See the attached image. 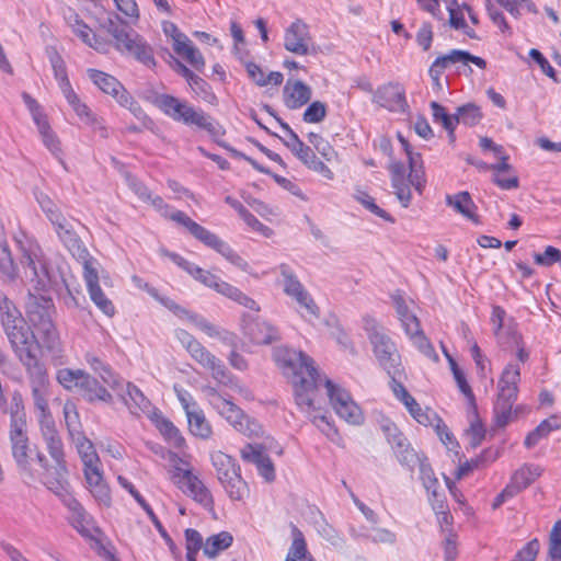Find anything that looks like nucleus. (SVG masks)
<instances>
[{
  "label": "nucleus",
  "mask_w": 561,
  "mask_h": 561,
  "mask_svg": "<svg viewBox=\"0 0 561 561\" xmlns=\"http://www.w3.org/2000/svg\"><path fill=\"white\" fill-rule=\"evenodd\" d=\"M293 541L285 561H307L309 558L304 534L296 527H291Z\"/></svg>",
  "instance_id": "a18cd8bd"
},
{
  "label": "nucleus",
  "mask_w": 561,
  "mask_h": 561,
  "mask_svg": "<svg viewBox=\"0 0 561 561\" xmlns=\"http://www.w3.org/2000/svg\"><path fill=\"white\" fill-rule=\"evenodd\" d=\"M232 541L233 537L228 531H221L213 535L208 537L204 543V553L209 558H214L220 551L229 548L232 545Z\"/></svg>",
  "instance_id": "09e8293b"
},
{
  "label": "nucleus",
  "mask_w": 561,
  "mask_h": 561,
  "mask_svg": "<svg viewBox=\"0 0 561 561\" xmlns=\"http://www.w3.org/2000/svg\"><path fill=\"white\" fill-rule=\"evenodd\" d=\"M323 381L330 404L335 413L350 424H360L364 421L362 410L353 400L350 392L328 378Z\"/></svg>",
  "instance_id": "a211bd4d"
},
{
  "label": "nucleus",
  "mask_w": 561,
  "mask_h": 561,
  "mask_svg": "<svg viewBox=\"0 0 561 561\" xmlns=\"http://www.w3.org/2000/svg\"><path fill=\"white\" fill-rule=\"evenodd\" d=\"M68 24L72 32L88 46L94 48L98 51H105L106 43L95 36L93 31L81 21L78 15L70 16Z\"/></svg>",
  "instance_id": "e433bc0d"
},
{
  "label": "nucleus",
  "mask_w": 561,
  "mask_h": 561,
  "mask_svg": "<svg viewBox=\"0 0 561 561\" xmlns=\"http://www.w3.org/2000/svg\"><path fill=\"white\" fill-rule=\"evenodd\" d=\"M14 242L19 251L18 265L14 264L8 241L0 229V273L3 276L13 280L20 273L21 279L36 291H45L56 283L57 274L36 239L20 231L14 236Z\"/></svg>",
  "instance_id": "f257e3e1"
},
{
  "label": "nucleus",
  "mask_w": 561,
  "mask_h": 561,
  "mask_svg": "<svg viewBox=\"0 0 561 561\" xmlns=\"http://www.w3.org/2000/svg\"><path fill=\"white\" fill-rule=\"evenodd\" d=\"M87 371L82 369L61 368L56 374L57 381L69 391H77Z\"/></svg>",
  "instance_id": "3c124183"
},
{
  "label": "nucleus",
  "mask_w": 561,
  "mask_h": 561,
  "mask_svg": "<svg viewBox=\"0 0 561 561\" xmlns=\"http://www.w3.org/2000/svg\"><path fill=\"white\" fill-rule=\"evenodd\" d=\"M54 305L43 295L30 294L26 312L31 325L41 336L45 347L53 350L57 343V331L51 320Z\"/></svg>",
  "instance_id": "ddd939ff"
},
{
  "label": "nucleus",
  "mask_w": 561,
  "mask_h": 561,
  "mask_svg": "<svg viewBox=\"0 0 561 561\" xmlns=\"http://www.w3.org/2000/svg\"><path fill=\"white\" fill-rule=\"evenodd\" d=\"M218 294L238 302L239 305L249 308L251 310H259L257 304L247 296L243 291H241L239 288L232 286L231 284L221 280L219 284V288L217 290Z\"/></svg>",
  "instance_id": "de8ad7c7"
},
{
  "label": "nucleus",
  "mask_w": 561,
  "mask_h": 561,
  "mask_svg": "<svg viewBox=\"0 0 561 561\" xmlns=\"http://www.w3.org/2000/svg\"><path fill=\"white\" fill-rule=\"evenodd\" d=\"M70 512V524L84 537H92L93 531L96 530L95 524L91 515L83 508V506L75 499L67 497L64 504Z\"/></svg>",
  "instance_id": "c756f323"
},
{
  "label": "nucleus",
  "mask_w": 561,
  "mask_h": 561,
  "mask_svg": "<svg viewBox=\"0 0 561 561\" xmlns=\"http://www.w3.org/2000/svg\"><path fill=\"white\" fill-rule=\"evenodd\" d=\"M434 122L442 123L443 127L448 131L449 140H455V128L457 126V118L455 115H449L445 107L439 103L433 101L430 104Z\"/></svg>",
  "instance_id": "8fccbe9b"
},
{
  "label": "nucleus",
  "mask_w": 561,
  "mask_h": 561,
  "mask_svg": "<svg viewBox=\"0 0 561 561\" xmlns=\"http://www.w3.org/2000/svg\"><path fill=\"white\" fill-rule=\"evenodd\" d=\"M49 60L53 67L54 77L58 82L62 95L68 91L73 90L68 79L64 59L57 53H54L49 56Z\"/></svg>",
  "instance_id": "603ef678"
},
{
  "label": "nucleus",
  "mask_w": 561,
  "mask_h": 561,
  "mask_svg": "<svg viewBox=\"0 0 561 561\" xmlns=\"http://www.w3.org/2000/svg\"><path fill=\"white\" fill-rule=\"evenodd\" d=\"M22 99L25 106L30 111L34 124L37 127V131L43 145L51 153V156L58 160L64 169L67 170L61 141L58 135L51 128L47 115L44 113L42 106L33 96L26 92L22 93Z\"/></svg>",
  "instance_id": "dca6fc26"
},
{
  "label": "nucleus",
  "mask_w": 561,
  "mask_h": 561,
  "mask_svg": "<svg viewBox=\"0 0 561 561\" xmlns=\"http://www.w3.org/2000/svg\"><path fill=\"white\" fill-rule=\"evenodd\" d=\"M242 331L244 336L256 345L271 344L279 339L278 329L259 317L244 316Z\"/></svg>",
  "instance_id": "5701e85b"
},
{
  "label": "nucleus",
  "mask_w": 561,
  "mask_h": 561,
  "mask_svg": "<svg viewBox=\"0 0 561 561\" xmlns=\"http://www.w3.org/2000/svg\"><path fill=\"white\" fill-rule=\"evenodd\" d=\"M542 473L543 468L541 466L524 463L512 473L508 484L518 494L531 485Z\"/></svg>",
  "instance_id": "473e14b6"
},
{
  "label": "nucleus",
  "mask_w": 561,
  "mask_h": 561,
  "mask_svg": "<svg viewBox=\"0 0 561 561\" xmlns=\"http://www.w3.org/2000/svg\"><path fill=\"white\" fill-rule=\"evenodd\" d=\"M24 368L30 379L32 399L42 436L46 443L49 455L58 465V474L60 476V471H66L64 460L65 454L61 438L48 407L50 383L47 370L42 362L24 366Z\"/></svg>",
  "instance_id": "7ed1b4c3"
},
{
  "label": "nucleus",
  "mask_w": 561,
  "mask_h": 561,
  "mask_svg": "<svg viewBox=\"0 0 561 561\" xmlns=\"http://www.w3.org/2000/svg\"><path fill=\"white\" fill-rule=\"evenodd\" d=\"M327 115L325 104L320 101L312 102L304 113L306 123H320Z\"/></svg>",
  "instance_id": "338daca9"
},
{
  "label": "nucleus",
  "mask_w": 561,
  "mask_h": 561,
  "mask_svg": "<svg viewBox=\"0 0 561 561\" xmlns=\"http://www.w3.org/2000/svg\"><path fill=\"white\" fill-rule=\"evenodd\" d=\"M176 486L204 508L214 510V497L206 484L190 469L178 468L173 474Z\"/></svg>",
  "instance_id": "6ab92c4d"
},
{
  "label": "nucleus",
  "mask_w": 561,
  "mask_h": 561,
  "mask_svg": "<svg viewBox=\"0 0 561 561\" xmlns=\"http://www.w3.org/2000/svg\"><path fill=\"white\" fill-rule=\"evenodd\" d=\"M398 138L405 151L410 172L407 176L405 167L400 161H392L389 165V172L391 186L397 198L403 207H408L412 199L411 186L421 194L425 187L426 180L421 154L411 149L410 144L402 135L399 134Z\"/></svg>",
  "instance_id": "39448f33"
},
{
  "label": "nucleus",
  "mask_w": 561,
  "mask_h": 561,
  "mask_svg": "<svg viewBox=\"0 0 561 561\" xmlns=\"http://www.w3.org/2000/svg\"><path fill=\"white\" fill-rule=\"evenodd\" d=\"M0 410L10 415L9 426L27 424L24 400L20 391H13L10 396L9 403L5 401V408Z\"/></svg>",
  "instance_id": "58836bf2"
},
{
  "label": "nucleus",
  "mask_w": 561,
  "mask_h": 561,
  "mask_svg": "<svg viewBox=\"0 0 561 561\" xmlns=\"http://www.w3.org/2000/svg\"><path fill=\"white\" fill-rule=\"evenodd\" d=\"M9 440L15 462L21 469L26 470L31 451L27 424L9 426Z\"/></svg>",
  "instance_id": "a878e982"
},
{
  "label": "nucleus",
  "mask_w": 561,
  "mask_h": 561,
  "mask_svg": "<svg viewBox=\"0 0 561 561\" xmlns=\"http://www.w3.org/2000/svg\"><path fill=\"white\" fill-rule=\"evenodd\" d=\"M308 140L327 161H332L336 157L334 148L319 134L310 133Z\"/></svg>",
  "instance_id": "e2e57ef3"
},
{
  "label": "nucleus",
  "mask_w": 561,
  "mask_h": 561,
  "mask_svg": "<svg viewBox=\"0 0 561 561\" xmlns=\"http://www.w3.org/2000/svg\"><path fill=\"white\" fill-rule=\"evenodd\" d=\"M520 381V368L517 364L508 363L497 381V397L494 403V422L496 426H506L514 416L517 415L519 408L513 411V405L518 396V383Z\"/></svg>",
  "instance_id": "1a4fd4ad"
},
{
  "label": "nucleus",
  "mask_w": 561,
  "mask_h": 561,
  "mask_svg": "<svg viewBox=\"0 0 561 561\" xmlns=\"http://www.w3.org/2000/svg\"><path fill=\"white\" fill-rule=\"evenodd\" d=\"M193 93L202 99L204 102L215 104L217 101L216 95L211 91L210 85L199 76L195 75L191 81L187 82Z\"/></svg>",
  "instance_id": "13d9d810"
},
{
  "label": "nucleus",
  "mask_w": 561,
  "mask_h": 561,
  "mask_svg": "<svg viewBox=\"0 0 561 561\" xmlns=\"http://www.w3.org/2000/svg\"><path fill=\"white\" fill-rule=\"evenodd\" d=\"M54 228L55 233L64 247L70 252V254L82 265L84 268L88 264L93 265L98 262L95 257L90 255L84 243L75 231L72 225L66 218Z\"/></svg>",
  "instance_id": "412c9836"
},
{
  "label": "nucleus",
  "mask_w": 561,
  "mask_h": 561,
  "mask_svg": "<svg viewBox=\"0 0 561 561\" xmlns=\"http://www.w3.org/2000/svg\"><path fill=\"white\" fill-rule=\"evenodd\" d=\"M151 103L165 116L174 122L187 126H195L215 136L219 134V126L202 108L194 107L187 101L168 93H153Z\"/></svg>",
  "instance_id": "0eeeda50"
},
{
  "label": "nucleus",
  "mask_w": 561,
  "mask_h": 561,
  "mask_svg": "<svg viewBox=\"0 0 561 561\" xmlns=\"http://www.w3.org/2000/svg\"><path fill=\"white\" fill-rule=\"evenodd\" d=\"M165 255L179 267L184 270L187 274H190L194 279L202 283L206 287H209L214 290H218L219 284L221 283V278L217 275L210 273L209 271L203 270L196 264L187 261L183 256L173 252H165Z\"/></svg>",
  "instance_id": "c85d7f7f"
},
{
  "label": "nucleus",
  "mask_w": 561,
  "mask_h": 561,
  "mask_svg": "<svg viewBox=\"0 0 561 561\" xmlns=\"http://www.w3.org/2000/svg\"><path fill=\"white\" fill-rule=\"evenodd\" d=\"M83 463L85 481L93 496L105 505L111 502L110 489L104 480L101 461L91 440L83 434L72 437Z\"/></svg>",
  "instance_id": "9d476101"
},
{
  "label": "nucleus",
  "mask_w": 561,
  "mask_h": 561,
  "mask_svg": "<svg viewBox=\"0 0 561 561\" xmlns=\"http://www.w3.org/2000/svg\"><path fill=\"white\" fill-rule=\"evenodd\" d=\"M24 319L21 311L14 305L12 300H10L7 296H0V323L1 327L9 325L14 322L21 323V320Z\"/></svg>",
  "instance_id": "864d4df0"
},
{
  "label": "nucleus",
  "mask_w": 561,
  "mask_h": 561,
  "mask_svg": "<svg viewBox=\"0 0 561 561\" xmlns=\"http://www.w3.org/2000/svg\"><path fill=\"white\" fill-rule=\"evenodd\" d=\"M283 99L286 107L300 108L310 101L311 89L300 80L288 79L283 89Z\"/></svg>",
  "instance_id": "7c9ffc66"
},
{
  "label": "nucleus",
  "mask_w": 561,
  "mask_h": 561,
  "mask_svg": "<svg viewBox=\"0 0 561 561\" xmlns=\"http://www.w3.org/2000/svg\"><path fill=\"white\" fill-rule=\"evenodd\" d=\"M90 80L104 93L116 94L122 89V83L113 76L101 70L89 69Z\"/></svg>",
  "instance_id": "c03bdc74"
},
{
  "label": "nucleus",
  "mask_w": 561,
  "mask_h": 561,
  "mask_svg": "<svg viewBox=\"0 0 561 561\" xmlns=\"http://www.w3.org/2000/svg\"><path fill=\"white\" fill-rule=\"evenodd\" d=\"M455 117L457 118V124L462 123L468 126H473L479 123L482 113L479 106L468 103L457 108Z\"/></svg>",
  "instance_id": "bf43d9fd"
},
{
  "label": "nucleus",
  "mask_w": 561,
  "mask_h": 561,
  "mask_svg": "<svg viewBox=\"0 0 561 561\" xmlns=\"http://www.w3.org/2000/svg\"><path fill=\"white\" fill-rule=\"evenodd\" d=\"M373 103L390 112H403L407 107L405 90L399 82H388L375 90Z\"/></svg>",
  "instance_id": "393cba45"
},
{
  "label": "nucleus",
  "mask_w": 561,
  "mask_h": 561,
  "mask_svg": "<svg viewBox=\"0 0 561 561\" xmlns=\"http://www.w3.org/2000/svg\"><path fill=\"white\" fill-rule=\"evenodd\" d=\"M186 419L188 423V430L192 435L202 439H208L211 436V425L207 421L201 408H197L196 410L188 412L186 414Z\"/></svg>",
  "instance_id": "ea45409f"
},
{
  "label": "nucleus",
  "mask_w": 561,
  "mask_h": 561,
  "mask_svg": "<svg viewBox=\"0 0 561 561\" xmlns=\"http://www.w3.org/2000/svg\"><path fill=\"white\" fill-rule=\"evenodd\" d=\"M157 427L165 439L173 444L174 447L180 448L185 444V439L179 428L168 419L162 417L158 420Z\"/></svg>",
  "instance_id": "4d7b16f0"
},
{
  "label": "nucleus",
  "mask_w": 561,
  "mask_h": 561,
  "mask_svg": "<svg viewBox=\"0 0 561 561\" xmlns=\"http://www.w3.org/2000/svg\"><path fill=\"white\" fill-rule=\"evenodd\" d=\"M284 47L286 50L306 56L316 51L314 43L310 34L309 25L302 20L294 21L284 33Z\"/></svg>",
  "instance_id": "4be33fe9"
},
{
  "label": "nucleus",
  "mask_w": 561,
  "mask_h": 561,
  "mask_svg": "<svg viewBox=\"0 0 561 561\" xmlns=\"http://www.w3.org/2000/svg\"><path fill=\"white\" fill-rule=\"evenodd\" d=\"M64 416H65V423L68 428L69 435L72 437H76L82 433V425L80 422L79 413L77 410V407L71 401H66L64 404Z\"/></svg>",
  "instance_id": "6e6d98bb"
},
{
  "label": "nucleus",
  "mask_w": 561,
  "mask_h": 561,
  "mask_svg": "<svg viewBox=\"0 0 561 561\" xmlns=\"http://www.w3.org/2000/svg\"><path fill=\"white\" fill-rule=\"evenodd\" d=\"M64 96L82 123L99 133L101 137H107V128L103 124V121L96 117L85 103L81 102L73 90L68 91Z\"/></svg>",
  "instance_id": "cd10ccee"
},
{
  "label": "nucleus",
  "mask_w": 561,
  "mask_h": 561,
  "mask_svg": "<svg viewBox=\"0 0 561 561\" xmlns=\"http://www.w3.org/2000/svg\"><path fill=\"white\" fill-rule=\"evenodd\" d=\"M538 539L528 541L515 556L512 561H535L539 552Z\"/></svg>",
  "instance_id": "774afa93"
},
{
  "label": "nucleus",
  "mask_w": 561,
  "mask_h": 561,
  "mask_svg": "<svg viewBox=\"0 0 561 561\" xmlns=\"http://www.w3.org/2000/svg\"><path fill=\"white\" fill-rule=\"evenodd\" d=\"M99 261L93 265H87L83 268V279L87 285L88 294L94 305L107 317H113L115 307L113 302L106 297L99 284Z\"/></svg>",
  "instance_id": "b1692460"
},
{
  "label": "nucleus",
  "mask_w": 561,
  "mask_h": 561,
  "mask_svg": "<svg viewBox=\"0 0 561 561\" xmlns=\"http://www.w3.org/2000/svg\"><path fill=\"white\" fill-rule=\"evenodd\" d=\"M183 321L193 324L196 329L203 331L210 337H218L222 341H231L233 335L225 330H221L207 321L204 317L194 313L185 308H181L178 316Z\"/></svg>",
  "instance_id": "2f4dec72"
},
{
  "label": "nucleus",
  "mask_w": 561,
  "mask_h": 561,
  "mask_svg": "<svg viewBox=\"0 0 561 561\" xmlns=\"http://www.w3.org/2000/svg\"><path fill=\"white\" fill-rule=\"evenodd\" d=\"M115 39V47L122 54L133 56L146 67L156 65L151 46L134 30L114 27L111 31Z\"/></svg>",
  "instance_id": "f3484780"
},
{
  "label": "nucleus",
  "mask_w": 561,
  "mask_h": 561,
  "mask_svg": "<svg viewBox=\"0 0 561 561\" xmlns=\"http://www.w3.org/2000/svg\"><path fill=\"white\" fill-rule=\"evenodd\" d=\"M382 430L400 463L411 466L417 457L407 437L391 422L382 425Z\"/></svg>",
  "instance_id": "bb28decb"
},
{
  "label": "nucleus",
  "mask_w": 561,
  "mask_h": 561,
  "mask_svg": "<svg viewBox=\"0 0 561 561\" xmlns=\"http://www.w3.org/2000/svg\"><path fill=\"white\" fill-rule=\"evenodd\" d=\"M363 329L373 346V352L379 366L390 377V382L400 381L404 376L401 355L386 329L370 316L363 318Z\"/></svg>",
  "instance_id": "423d86ee"
},
{
  "label": "nucleus",
  "mask_w": 561,
  "mask_h": 561,
  "mask_svg": "<svg viewBox=\"0 0 561 561\" xmlns=\"http://www.w3.org/2000/svg\"><path fill=\"white\" fill-rule=\"evenodd\" d=\"M122 400L134 415L148 414L151 403L142 391L131 382H125V392L121 393Z\"/></svg>",
  "instance_id": "72a5a7b5"
},
{
  "label": "nucleus",
  "mask_w": 561,
  "mask_h": 561,
  "mask_svg": "<svg viewBox=\"0 0 561 561\" xmlns=\"http://www.w3.org/2000/svg\"><path fill=\"white\" fill-rule=\"evenodd\" d=\"M10 346L23 366L38 363L41 344L25 319L2 328Z\"/></svg>",
  "instance_id": "f8f14e48"
},
{
  "label": "nucleus",
  "mask_w": 561,
  "mask_h": 561,
  "mask_svg": "<svg viewBox=\"0 0 561 561\" xmlns=\"http://www.w3.org/2000/svg\"><path fill=\"white\" fill-rule=\"evenodd\" d=\"M458 64L457 49H453L448 54L439 56L433 61L428 69V75L442 77L449 66Z\"/></svg>",
  "instance_id": "680f3d73"
},
{
  "label": "nucleus",
  "mask_w": 561,
  "mask_h": 561,
  "mask_svg": "<svg viewBox=\"0 0 561 561\" xmlns=\"http://www.w3.org/2000/svg\"><path fill=\"white\" fill-rule=\"evenodd\" d=\"M274 359L283 374L294 386L295 400L298 408L309 417L316 413L314 391L322 378L314 367L313 359L301 351L285 346L274 350Z\"/></svg>",
  "instance_id": "f03ea898"
},
{
  "label": "nucleus",
  "mask_w": 561,
  "mask_h": 561,
  "mask_svg": "<svg viewBox=\"0 0 561 561\" xmlns=\"http://www.w3.org/2000/svg\"><path fill=\"white\" fill-rule=\"evenodd\" d=\"M210 460L218 482L228 497L231 501H243L249 494V486L236 460L221 450L211 451Z\"/></svg>",
  "instance_id": "9b49d317"
},
{
  "label": "nucleus",
  "mask_w": 561,
  "mask_h": 561,
  "mask_svg": "<svg viewBox=\"0 0 561 561\" xmlns=\"http://www.w3.org/2000/svg\"><path fill=\"white\" fill-rule=\"evenodd\" d=\"M35 198L53 227L66 219L59 207L47 194L37 192L35 193Z\"/></svg>",
  "instance_id": "49530a36"
},
{
  "label": "nucleus",
  "mask_w": 561,
  "mask_h": 561,
  "mask_svg": "<svg viewBox=\"0 0 561 561\" xmlns=\"http://www.w3.org/2000/svg\"><path fill=\"white\" fill-rule=\"evenodd\" d=\"M355 199L358 203H360L371 214L385 219L386 221L393 222V218L386 210L380 208L375 203V199L368 193H366L364 191H357L355 194Z\"/></svg>",
  "instance_id": "052dcab7"
},
{
  "label": "nucleus",
  "mask_w": 561,
  "mask_h": 561,
  "mask_svg": "<svg viewBox=\"0 0 561 561\" xmlns=\"http://www.w3.org/2000/svg\"><path fill=\"white\" fill-rule=\"evenodd\" d=\"M175 337L182 346L188 352L191 357L207 369L213 378L222 385H231V388L244 393L249 398V391L240 386L232 375L228 371L225 364L206 350L191 333L183 329L175 330Z\"/></svg>",
  "instance_id": "6e6552de"
},
{
  "label": "nucleus",
  "mask_w": 561,
  "mask_h": 561,
  "mask_svg": "<svg viewBox=\"0 0 561 561\" xmlns=\"http://www.w3.org/2000/svg\"><path fill=\"white\" fill-rule=\"evenodd\" d=\"M44 483L48 490L61 499L64 504L67 502V497H73L69 491V483L62 477L57 479H50L47 477L45 478Z\"/></svg>",
  "instance_id": "69168bd1"
},
{
  "label": "nucleus",
  "mask_w": 561,
  "mask_h": 561,
  "mask_svg": "<svg viewBox=\"0 0 561 561\" xmlns=\"http://www.w3.org/2000/svg\"><path fill=\"white\" fill-rule=\"evenodd\" d=\"M88 402H112V394L94 377L85 374L77 390Z\"/></svg>",
  "instance_id": "f704fd0d"
},
{
  "label": "nucleus",
  "mask_w": 561,
  "mask_h": 561,
  "mask_svg": "<svg viewBox=\"0 0 561 561\" xmlns=\"http://www.w3.org/2000/svg\"><path fill=\"white\" fill-rule=\"evenodd\" d=\"M391 299L401 325L412 344L426 357L438 360L434 346L425 336L419 319L410 311L404 298L400 294H393Z\"/></svg>",
  "instance_id": "2eb2a0df"
},
{
  "label": "nucleus",
  "mask_w": 561,
  "mask_h": 561,
  "mask_svg": "<svg viewBox=\"0 0 561 561\" xmlns=\"http://www.w3.org/2000/svg\"><path fill=\"white\" fill-rule=\"evenodd\" d=\"M446 204L468 220L474 224L480 222L477 215V206L468 192L463 191L454 195H447Z\"/></svg>",
  "instance_id": "c9c22d12"
},
{
  "label": "nucleus",
  "mask_w": 561,
  "mask_h": 561,
  "mask_svg": "<svg viewBox=\"0 0 561 561\" xmlns=\"http://www.w3.org/2000/svg\"><path fill=\"white\" fill-rule=\"evenodd\" d=\"M85 362L94 373L100 375L105 383H107L114 390L118 389L123 381L116 378L111 367L105 364L99 356L88 353L85 355Z\"/></svg>",
  "instance_id": "37998d69"
},
{
  "label": "nucleus",
  "mask_w": 561,
  "mask_h": 561,
  "mask_svg": "<svg viewBox=\"0 0 561 561\" xmlns=\"http://www.w3.org/2000/svg\"><path fill=\"white\" fill-rule=\"evenodd\" d=\"M149 203L162 217L184 227L195 239L206 247L222 255L229 263L243 272L250 273V264L241 257L228 243L221 240L216 233L201 226L188 217L184 211L173 209L159 195H150Z\"/></svg>",
  "instance_id": "20e7f679"
},
{
  "label": "nucleus",
  "mask_w": 561,
  "mask_h": 561,
  "mask_svg": "<svg viewBox=\"0 0 561 561\" xmlns=\"http://www.w3.org/2000/svg\"><path fill=\"white\" fill-rule=\"evenodd\" d=\"M245 69L250 79L259 87H266L268 84L279 85L284 79L283 73L279 71H271L268 75H265L263 69L252 61L245 64Z\"/></svg>",
  "instance_id": "79ce46f5"
},
{
  "label": "nucleus",
  "mask_w": 561,
  "mask_h": 561,
  "mask_svg": "<svg viewBox=\"0 0 561 561\" xmlns=\"http://www.w3.org/2000/svg\"><path fill=\"white\" fill-rule=\"evenodd\" d=\"M420 478L427 493L432 496H436L438 480L430 465L424 461H421L420 463Z\"/></svg>",
  "instance_id": "0e129e2a"
},
{
  "label": "nucleus",
  "mask_w": 561,
  "mask_h": 561,
  "mask_svg": "<svg viewBox=\"0 0 561 561\" xmlns=\"http://www.w3.org/2000/svg\"><path fill=\"white\" fill-rule=\"evenodd\" d=\"M389 386L396 399L405 407L411 416L419 424L424 426H433L438 430L440 428L442 419L437 415V413L428 408L422 409L416 400L409 393L401 380L389 382Z\"/></svg>",
  "instance_id": "aec40b11"
},
{
  "label": "nucleus",
  "mask_w": 561,
  "mask_h": 561,
  "mask_svg": "<svg viewBox=\"0 0 561 561\" xmlns=\"http://www.w3.org/2000/svg\"><path fill=\"white\" fill-rule=\"evenodd\" d=\"M173 50L190 64L195 70L203 71L205 68V59L201 51L194 46L190 38L179 43Z\"/></svg>",
  "instance_id": "a19ab883"
},
{
  "label": "nucleus",
  "mask_w": 561,
  "mask_h": 561,
  "mask_svg": "<svg viewBox=\"0 0 561 561\" xmlns=\"http://www.w3.org/2000/svg\"><path fill=\"white\" fill-rule=\"evenodd\" d=\"M207 398L213 408L238 432L247 436H257L261 425L249 417L231 400L222 397L215 388H206Z\"/></svg>",
  "instance_id": "4468645a"
},
{
  "label": "nucleus",
  "mask_w": 561,
  "mask_h": 561,
  "mask_svg": "<svg viewBox=\"0 0 561 561\" xmlns=\"http://www.w3.org/2000/svg\"><path fill=\"white\" fill-rule=\"evenodd\" d=\"M289 297L296 301L297 311L304 319L308 321H314L319 319L320 309L312 296L305 287L297 293L291 294Z\"/></svg>",
  "instance_id": "4c0bfd02"
},
{
  "label": "nucleus",
  "mask_w": 561,
  "mask_h": 561,
  "mask_svg": "<svg viewBox=\"0 0 561 561\" xmlns=\"http://www.w3.org/2000/svg\"><path fill=\"white\" fill-rule=\"evenodd\" d=\"M278 271L282 277L280 284L283 286V290L287 296H290L305 287L289 265L283 263L278 266Z\"/></svg>",
  "instance_id": "5fc2aeb1"
}]
</instances>
